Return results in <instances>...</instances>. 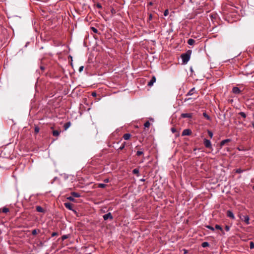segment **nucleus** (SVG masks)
Returning <instances> with one entry per match:
<instances>
[{
	"label": "nucleus",
	"mask_w": 254,
	"mask_h": 254,
	"mask_svg": "<svg viewBox=\"0 0 254 254\" xmlns=\"http://www.w3.org/2000/svg\"><path fill=\"white\" fill-rule=\"evenodd\" d=\"M193 95H195V97H194L193 98L190 97V98H185V101H189V100H194L198 97V95H197V93L196 92L195 88H192V89H191L188 92V93L186 94V96H191Z\"/></svg>",
	"instance_id": "nucleus-1"
},
{
	"label": "nucleus",
	"mask_w": 254,
	"mask_h": 254,
	"mask_svg": "<svg viewBox=\"0 0 254 254\" xmlns=\"http://www.w3.org/2000/svg\"><path fill=\"white\" fill-rule=\"evenodd\" d=\"M190 51H188L187 52L182 54L181 57L182 59L183 63L187 64L190 60Z\"/></svg>",
	"instance_id": "nucleus-2"
},
{
	"label": "nucleus",
	"mask_w": 254,
	"mask_h": 254,
	"mask_svg": "<svg viewBox=\"0 0 254 254\" xmlns=\"http://www.w3.org/2000/svg\"><path fill=\"white\" fill-rule=\"evenodd\" d=\"M203 143L206 148L213 150L211 142L209 140L204 138L203 139Z\"/></svg>",
	"instance_id": "nucleus-3"
},
{
	"label": "nucleus",
	"mask_w": 254,
	"mask_h": 254,
	"mask_svg": "<svg viewBox=\"0 0 254 254\" xmlns=\"http://www.w3.org/2000/svg\"><path fill=\"white\" fill-rule=\"evenodd\" d=\"M240 218L242 221L245 222L247 225L250 224V218L248 215L240 216Z\"/></svg>",
	"instance_id": "nucleus-4"
},
{
	"label": "nucleus",
	"mask_w": 254,
	"mask_h": 254,
	"mask_svg": "<svg viewBox=\"0 0 254 254\" xmlns=\"http://www.w3.org/2000/svg\"><path fill=\"white\" fill-rule=\"evenodd\" d=\"M103 219L104 220H107L108 219H110L111 220H113V217L111 214V213L109 212L103 215Z\"/></svg>",
	"instance_id": "nucleus-5"
},
{
	"label": "nucleus",
	"mask_w": 254,
	"mask_h": 254,
	"mask_svg": "<svg viewBox=\"0 0 254 254\" xmlns=\"http://www.w3.org/2000/svg\"><path fill=\"white\" fill-rule=\"evenodd\" d=\"M191 130L190 129H184L182 133V136L190 135L191 134Z\"/></svg>",
	"instance_id": "nucleus-6"
},
{
	"label": "nucleus",
	"mask_w": 254,
	"mask_h": 254,
	"mask_svg": "<svg viewBox=\"0 0 254 254\" xmlns=\"http://www.w3.org/2000/svg\"><path fill=\"white\" fill-rule=\"evenodd\" d=\"M192 113H182L181 117L182 118H191L192 117Z\"/></svg>",
	"instance_id": "nucleus-7"
},
{
	"label": "nucleus",
	"mask_w": 254,
	"mask_h": 254,
	"mask_svg": "<svg viewBox=\"0 0 254 254\" xmlns=\"http://www.w3.org/2000/svg\"><path fill=\"white\" fill-rule=\"evenodd\" d=\"M64 205L65 206V207L69 209V210H72L73 209V204L70 202H65L64 203Z\"/></svg>",
	"instance_id": "nucleus-8"
},
{
	"label": "nucleus",
	"mask_w": 254,
	"mask_h": 254,
	"mask_svg": "<svg viewBox=\"0 0 254 254\" xmlns=\"http://www.w3.org/2000/svg\"><path fill=\"white\" fill-rule=\"evenodd\" d=\"M227 217H228L232 219H235V218L233 212L231 210H228L227 211Z\"/></svg>",
	"instance_id": "nucleus-9"
},
{
	"label": "nucleus",
	"mask_w": 254,
	"mask_h": 254,
	"mask_svg": "<svg viewBox=\"0 0 254 254\" xmlns=\"http://www.w3.org/2000/svg\"><path fill=\"white\" fill-rule=\"evenodd\" d=\"M156 81V78L154 76L152 77L151 79L148 82V86H151L153 85L154 83Z\"/></svg>",
	"instance_id": "nucleus-10"
},
{
	"label": "nucleus",
	"mask_w": 254,
	"mask_h": 254,
	"mask_svg": "<svg viewBox=\"0 0 254 254\" xmlns=\"http://www.w3.org/2000/svg\"><path fill=\"white\" fill-rule=\"evenodd\" d=\"M232 91L234 93L236 94H239L241 92L240 89L237 87H233L232 89Z\"/></svg>",
	"instance_id": "nucleus-11"
},
{
	"label": "nucleus",
	"mask_w": 254,
	"mask_h": 254,
	"mask_svg": "<svg viewBox=\"0 0 254 254\" xmlns=\"http://www.w3.org/2000/svg\"><path fill=\"white\" fill-rule=\"evenodd\" d=\"M36 211L37 212H43V213H44L45 212V210H44V209L43 208H42L41 206H37L36 207Z\"/></svg>",
	"instance_id": "nucleus-12"
},
{
	"label": "nucleus",
	"mask_w": 254,
	"mask_h": 254,
	"mask_svg": "<svg viewBox=\"0 0 254 254\" xmlns=\"http://www.w3.org/2000/svg\"><path fill=\"white\" fill-rule=\"evenodd\" d=\"M61 131L58 130H53L52 131L53 135L54 136H58L60 135Z\"/></svg>",
	"instance_id": "nucleus-13"
},
{
	"label": "nucleus",
	"mask_w": 254,
	"mask_h": 254,
	"mask_svg": "<svg viewBox=\"0 0 254 254\" xmlns=\"http://www.w3.org/2000/svg\"><path fill=\"white\" fill-rule=\"evenodd\" d=\"M231 141V140L230 139H224V140H223L222 141H221L220 142V146L222 147L223 146V145H224L227 142H229Z\"/></svg>",
	"instance_id": "nucleus-14"
},
{
	"label": "nucleus",
	"mask_w": 254,
	"mask_h": 254,
	"mask_svg": "<svg viewBox=\"0 0 254 254\" xmlns=\"http://www.w3.org/2000/svg\"><path fill=\"white\" fill-rule=\"evenodd\" d=\"M70 125H71V123L70 122L66 123L64 126V130H66V129H67V128H68L69 127Z\"/></svg>",
	"instance_id": "nucleus-15"
},
{
	"label": "nucleus",
	"mask_w": 254,
	"mask_h": 254,
	"mask_svg": "<svg viewBox=\"0 0 254 254\" xmlns=\"http://www.w3.org/2000/svg\"><path fill=\"white\" fill-rule=\"evenodd\" d=\"M71 194L72 196L75 197H79L80 196V193L76 192H71Z\"/></svg>",
	"instance_id": "nucleus-16"
},
{
	"label": "nucleus",
	"mask_w": 254,
	"mask_h": 254,
	"mask_svg": "<svg viewBox=\"0 0 254 254\" xmlns=\"http://www.w3.org/2000/svg\"><path fill=\"white\" fill-rule=\"evenodd\" d=\"M130 136H131L130 134L126 133L124 135L123 138L125 140H128L130 138Z\"/></svg>",
	"instance_id": "nucleus-17"
},
{
	"label": "nucleus",
	"mask_w": 254,
	"mask_h": 254,
	"mask_svg": "<svg viewBox=\"0 0 254 254\" xmlns=\"http://www.w3.org/2000/svg\"><path fill=\"white\" fill-rule=\"evenodd\" d=\"M195 43V41L192 39H189L188 40V44L190 45H193Z\"/></svg>",
	"instance_id": "nucleus-18"
},
{
	"label": "nucleus",
	"mask_w": 254,
	"mask_h": 254,
	"mask_svg": "<svg viewBox=\"0 0 254 254\" xmlns=\"http://www.w3.org/2000/svg\"><path fill=\"white\" fill-rule=\"evenodd\" d=\"M142 149H141L140 150H138L137 152H136V155L138 156H141V155H144V152H143V151L142 150Z\"/></svg>",
	"instance_id": "nucleus-19"
},
{
	"label": "nucleus",
	"mask_w": 254,
	"mask_h": 254,
	"mask_svg": "<svg viewBox=\"0 0 254 254\" xmlns=\"http://www.w3.org/2000/svg\"><path fill=\"white\" fill-rule=\"evenodd\" d=\"M132 173L134 174H136L137 176H139V170L138 169L135 168L132 170Z\"/></svg>",
	"instance_id": "nucleus-20"
},
{
	"label": "nucleus",
	"mask_w": 254,
	"mask_h": 254,
	"mask_svg": "<svg viewBox=\"0 0 254 254\" xmlns=\"http://www.w3.org/2000/svg\"><path fill=\"white\" fill-rule=\"evenodd\" d=\"M209 246V244L208 242H203L201 244V246L203 247V248H206L207 247H208Z\"/></svg>",
	"instance_id": "nucleus-21"
},
{
	"label": "nucleus",
	"mask_w": 254,
	"mask_h": 254,
	"mask_svg": "<svg viewBox=\"0 0 254 254\" xmlns=\"http://www.w3.org/2000/svg\"><path fill=\"white\" fill-rule=\"evenodd\" d=\"M203 117L207 120H210V117L206 114V112L203 113Z\"/></svg>",
	"instance_id": "nucleus-22"
},
{
	"label": "nucleus",
	"mask_w": 254,
	"mask_h": 254,
	"mask_svg": "<svg viewBox=\"0 0 254 254\" xmlns=\"http://www.w3.org/2000/svg\"><path fill=\"white\" fill-rule=\"evenodd\" d=\"M144 126L145 127L148 128V127H149L150 126V123H149V121H146L144 123Z\"/></svg>",
	"instance_id": "nucleus-23"
},
{
	"label": "nucleus",
	"mask_w": 254,
	"mask_h": 254,
	"mask_svg": "<svg viewBox=\"0 0 254 254\" xmlns=\"http://www.w3.org/2000/svg\"><path fill=\"white\" fill-rule=\"evenodd\" d=\"M244 171H245L244 170H242L241 169L239 168L235 170V172L236 173L240 174V173H243Z\"/></svg>",
	"instance_id": "nucleus-24"
},
{
	"label": "nucleus",
	"mask_w": 254,
	"mask_h": 254,
	"mask_svg": "<svg viewBox=\"0 0 254 254\" xmlns=\"http://www.w3.org/2000/svg\"><path fill=\"white\" fill-rule=\"evenodd\" d=\"M68 238H69V235H63L61 239H62V241H64V240H65V239H67Z\"/></svg>",
	"instance_id": "nucleus-25"
},
{
	"label": "nucleus",
	"mask_w": 254,
	"mask_h": 254,
	"mask_svg": "<svg viewBox=\"0 0 254 254\" xmlns=\"http://www.w3.org/2000/svg\"><path fill=\"white\" fill-rule=\"evenodd\" d=\"M207 133H208V135L209 136V137H210L211 138H212V137H213V132H212L211 131H210V130H207Z\"/></svg>",
	"instance_id": "nucleus-26"
},
{
	"label": "nucleus",
	"mask_w": 254,
	"mask_h": 254,
	"mask_svg": "<svg viewBox=\"0 0 254 254\" xmlns=\"http://www.w3.org/2000/svg\"><path fill=\"white\" fill-rule=\"evenodd\" d=\"M9 209L7 207H3L2 209V211L3 212V213H7L8 212H9Z\"/></svg>",
	"instance_id": "nucleus-27"
},
{
	"label": "nucleus",
	"mask_w": 254,
	"mask_h": 254,
	"mask_svg": "<svg viewBox=\"0 0 254 254\" xmlns=\"http://www.w3.org/2000/svg\"><path fill=\"white\" fill-rule=\"evenodd\" d=\"M91 30H92L94 33H98V30H97L96 28H95V27H91Z\"/></svg>",
	"instance_id": "nucleus-28"
},
{
	"label": "nucleus",
	"mask_w": 254,
	"mask_h": 254,
	"mask_svg": "<svg viewBox=\"0 0 254 254\" xmlns=\"http://www.w3.org/2000/svg\"><path fill=\"white\" fill-rule=\"evenodd\" d=\"M240 115H241L243 118H246V115L244 112H241L239 113Z\"/></svg>",
	"instance_id": "nucleus-29"
},
{
	"label": "nucleus",
	"mask_w": 254,
	"mask_h": 254,
	"mask_svg": "<svg viewBox=\"0 0 254 254\" xmlns=\"http://www.w3.org/2000/svg\"><path fill=\"white\" fill-rule=\"evenodd\" d=\"M215 228L218 230H219L220 231H222V228L221 227V226L219 225H216L215 226Z\"/></svg>",
	"instance_id": "nucleus-30"
},
{
	"label": "nucleus",
	"mask_w": 254,
	"mask_h": 254,
	"mask_svg": "<svg viewBox=\"0 0 254 254\" xmlns=\"http://www.w3.org/2000/svg\"><path fill=\"white\" fill-rule=\"evenodd\" d=\"M205 227H206L207 228H208V229H209L211 230V231H214V230H215L214 228H213V227H212V226H210V225H206Z\"/></svg>",
	"instance_id": "nucleus-31"
},
{
	"label": "nucleus",
	"mask_w": 254,
	"mask_h": 254,
	"mask_svg": "<svg viewBox=\"0 0 254 254\" xmlns=\"http://www.w3.org/2000/svg\"><path fill=\"white\" fill-rule=\"evenodd\" d=\"M106 185L104 184H99L98 187L100 188H104L106 187Z\"/></svg>",
	"instance_id": "nucleus-32"
},
{
	"label": "nucleus",
	"mask_w": 254,
	"mask_h": 254,
	"mask_svg": "<svg viewBox=\"0 0 254 254\" xmlns=\"http://www.w3.org/2000/svg\"><path fill=\"white\" fill-rule=\"evenodd\" d=\"M250 248L251 249L254 248V243L253 242H251L250 244Z\"/></svg>",
	"instance_id": "nucleus-33"
},
{
	"label": "nucleus",
	"mask_w": 254,
	"mask_h": 254,
	"mask_svg": "<svg viewBox=\"0 0 254 254\" xmlns=\"http://www.w3.org/2000/svg\"><path fill=\"white\" fill-rule=\"evenodd\" d=\"M126 145V142H124L123 144L119 147V149L122 150L125 148Z\"/></svg>",
	"instance_id": "nucleus-34"
},
{
	"label": "nucleus",
	"mask_w": 254,
	"mask_h": 254,
	"mask_svg": "<svg viewBox=\"0 0 254 254\" xmlns=\"http://www.w3.org/2000/svg\"><path fill=\"white\" fill-rule=\"evenodd\" d=\"M34 131L36 133H37L39 131V128L38 127H36L34 128Z\"/></svg>",
	"instance_id": "nucleus-35"
},
{
	"label": "nucleus",
	"mask_w": 254,
	"mask_h": 254,
	"mask_svg": "<svg viewBox=\"0 0 254 254\" xmlns=\"http://www.w3.org/2000/svg\"><path fill=\"white\" fill-rule=\"evenodd\" d=\"M67 199L71 201H74V198H73V196H70L67 197Z\"/></svg>",
	"instance_id": "nucleus-36"
},
{
	"label": "nucleus",
	"mask_w": 254,
	"mask_h": 254,
	"mask_svg": "<svg viewBox=\"0 0 254 254\" xmlns=\"http://www.w3.org/2000/svg\"><path fill=\"white\" fill-rule=\"evenodd\" d=\"M37 234V231L36 229H34L32 231V234L33 235H36Z\"/></svg>",
	"instance_id": "nucleus-37"
},
{
	"label": "nucleus",
	"mask_w": 254,
	"mask_h": 254,
	"mask_svg": "<svg viewBox=\"0 0 254 254\" xmlns=\"http://www.w3.org/2000/svg\"><path fill=\"white\" fill-rule=\"evenodd\" d=\"M169 14V11L168 9H166L164 12V15L166 16L168 15Z\"/></svg>",
	"instance_id": "nucleus-38"
},
{
	"label": "nucleus",
	"mask_w": 254,
	"mask_h": 254,
	"mask_svg": "<svg viewBox=\"0 0 254 254\" xmlns=\"http://www.w3.org/2000/svg\"><path fill=\"white\" fill-rule=\"evenodd\" d=\"M96 7L99 9H101L102 8V5L99 3H97L96 4Z\"/></svg>",
	"instance_id": "nucleus-39"
},
{
	"label": "nucleus",
	"mask_w": 254,
	"mask_h": 254,
	"mask_svg": "<svg viewBox=\"0 0 254 254\" xmlns=\"http://www.w3.org/2000/svg\"><path fill=\"white\" fill-rule=\"evenodd\" d=\"M225 229L226 231H229L230 229V227L228 225H226L225 227Z\"/></svg>",
	"instance_id": "nucleus-40"
},
{
	"label": "nucleus",
	"mask_w": 254,
	"mask_h": 254,
	"mask_svg": "<svg viewBox=\"0 0 254 254\" xmlns=\"http://www.w3.org/2000/svg\"><path fill=\"white\" fill-rule=\"evenodd\" d=\"M52 237H55L58 235V233L57 232H54L52 233Z\"/></svg>",
	"instance_id": "nucleus-41"
},
{
	"label": "nucleus",
	"mask_w": 254,
	"mask_h": 254,
	"mask_svg": "<svg viewBox=\"0 0 254 254\" xmlns=\"http://www.w3.org/2000/svg\"><path fill=\"white\" fill-rule=\"evenodd\" d=\"M171 130L173 133H175V132H177V130L175 127H172Z\"/></svg>",
	"instance_id": "nucleus-42"
},
{
	"label": "nucleus",
	"mask_w": 254,
	"mask_h": 254,
	"mask_svg": "<svg viewBox=\"0 0 254 254\" xmlns=\"http://www.w3.org/2000/svg\"><path fill=\"white\" fill-rule=\"evenodd\" d=\"M83 68H84V66H81L79 67V71L80 72H81L83 70Z\"/></svg>",
	"instance_id": "nucleus-43"
},
{
	"label": "nucleus",
	"mask_w": 254,
	"mask_h": 254,
	"mask_svg": "<svg viewBox=\"0 0 254 254\" xmlns=\"http://www.w3.org/2000/svg\"><path fill=\"white\" fill-rule=\"evenodd\" d=\"M96 95H97V94H96V93L95 92H92V93H91V95H92L93 97H95V96H96Z\"/></svg>",
	"instance_id": "nucleus-44"
},
{
	"label": "nucleus",
	"mask_w": 254,
	"mask_h": 254,
	"mask_svg": "<svg viewBox=\"0 0 254 254\" xmlns=\"http://www.w3.org/2000/svg\"><path fill=\"white\" fill-rule=\"evenodd\" d=\"M152 15L151 14H150L148 19L149 20H151L152 19Z\"/></svg>",
	"instance_id": "nucleus-45"
},
{
	"label": "nucleus",
	"mask_w": 254,
	"mask_h": 254,
	"mask_svg": "<svg viewBox=\"0 0 254 254\" xmlns=\"http://www.w3.org/2000/svg\"><path fill=\"white\" fill-rule=\"evenodd\" d=\"M104 182L106 183H108L109 182V180L108 179H106V180H105Z\"/></svg>",
	"instance_id": "nucleus-46"
},
{
	"label": "nucleus",
	"mask_w": 254,
	"mask_h": 254,
	"mask_svg": "<svg viewBox=\"0 0 254 254\" xmlns=\"http://www.w3.org/2000/svg\"><path fill=\"white\" fill-rule=\"evenodd\" d=\"M221 231V232H222V235H225V233H224V231H223V229H222V231Z\"/></svg>",
	"instance_id": "nucleus-47"
},
{
	"label": "nucleus",
	"mask_w": 254,
	"mask_h": 254,
	"mask_svg": "<svg viewBox=\"0 0 254 254\" xmlns=\"http://www.w3.org/2000/svg\"><path fill=\"white\" fill-rule=\"evenodd\" d=\"M149 4L150 5H153V2H150L149 3Z\"/></svg>",
	"instance_id": "nucleus-48"
},
{
	"label": "nucleus",
	"mask_w": 254,
	"mask_h": 254,
	"mask_svg": "<svg viewBox=\"0 0 254 254\" xmlns=\"http://www.w3.org/2000/svg\"><path fill=\"white\" fill-rule=\"evenodd\" d=\"M41 69H42V70H43V69H44V67H43V66H41Z\"/></svg>",
	"instance_id": "nucleus-49"
},
{
	"label": "nucleus",
	"mask_w": 254,
	"mask_h": 254,
	"mask_svg": "<svg viewBox=\"0 0 254 254\" xmlns=\"http://www.w3.org/2000/svg\"><path fill=\"white\" fill-rule=\"evenodd\" d=\"M51 129H52V130H53V129H54V127H51Z\"/></svg>",
	"instance_id": "nucleus-50"
},
{
	"label": "nucleus",
	"mask_w": 254,
	"mask_h": 254,
	"mask_svg": "<svg viewBox=\"0 0 254 254\" xmlns=\"http://www.w3.org/2000/svg\"><path fill=\"white\" fill-rule=\"evenodd\" d=\"M253 190H254V186L253 187Z\"/></svg>",
	"instance_id": "nucleus-51"
}]
</instances>
